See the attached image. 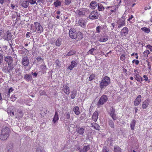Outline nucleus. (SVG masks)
I'll use <instances>...</instances> for the list:
<instances>
[{
    "label": "nucleus",
    "mask_w": 152,
    "mask_h": 152,
    "mask_svg": "<svg viewBox=\"0 0 152 152\" xmlns=\"http://www.w3.org/2000/svg\"><path fill=\"white\" fill-rule=\"evenodd\" d=\"M24 79L26 81L28 82L32 79V76L31 75L26 74L24 76Z\"/></svg>",
    "instance_id": "nucleus-25"
},
{
    "label": "nucleus",
    "mask_w": 152,
    "mask_h": 152,
    "mask_svg": "<svg viewBox=\"0 0 152 152\" xmlns=\"http://www.w3.org/2000/svg\"><path fill=\"white\" fill-rule=\"evenodd\" d=\"M73 111L76 115H79L80 114L79 107L77 106H75L73 108Z\"/></svg>",
    "instance_id": "nucleus-26"
},
{
    "label": "nucleus",
    "mask_w": 152,
    "mask_h": 152,
    "mask_svg": "<svg viewBox=\"0 0 152 152\" xmlns=\"http://www.w3.org/2000/svg\"><path fill=\"white\" fill-rule=\"evenodd\" d=\"M114 151L115 152H121V148L117 145H116L115 147Z\"/></svg>",
    "instance_id": "nucleus-38"
},
{
    "label": "nucleus",
    "mask_w": 152,
    "mask_h": 152,
    "mask_svg": "<svg viewBox=\"0 0 152 152\" xmlns=\"http://www.w3.org/2000/svg\"><path fill=\"white\" fill-rule=\"evenodd\" d=\"M13 91V89H12V88H10L9 89L8 91L7 92V93H6V94H7V95H6V96L7 98L10 97V93L12 92Z\"/></svg>",
    "instance_id": "nucleus-42"
},
{
    "label": "nucleus",
    "mask_w": 152,
    "mask_h": 152,
    "mask_svg": "<svg viewBox=\"0 0 152 152\" xmlns=\"http://www.w3.org/2000/svg\"><path fill=\"white\" fill-rule=\"evenodd\" d=\"M5 61L7 62L8 65L11 64L13 62V58L10 56H7L4 58Z\"/></svg>",
    "instance_id": "nucleus-12"
},
{
    "label": "nucleus",
    "mask_w": 152,
    "mask_h": 152,
    "mask_svg": "<svg viewBox=\"0 0 152 152\" xmlns=\"http://www.w3.org/2000/svg\"><path fill=\"white\" fill-rule=\"evenodd\" d=\"M117 23L118 25V28H120L125 26V21L123 19H120L118 20L117 22Z\"/></svg>",
    "instance_id": "nucleus-11"
},
{
    "label": "nucleus",
    "mask_w": 152,
    "mask_h": 152,
    "mask_svg": "<svg viewBox=\"0 0 152 152\" xmlns=\"http://www.w3.org/2000/svg\"><path fill=\"white\" fill-rule=\"evenodd\" d=\"M58 119L59 118L58 117V113L57 112H56L55 113L54 116L53 120V121L54 122V123H55L56 121L58 120Z\"/></svg>",
    "instance_id": "nucleus-29"
},
{
    "label": "nucleus",
    "mask_w": 152,
    "mask_h": 152,
    "mask_svg": "<svg viewBox=\"0 0 152 152\" xmlns=\"http://www.w3.org/2000/svg\"><path fill=\"white\" fill-rule=\"evenodd\" d=\"M90 149L89 145L84 146L83 149H78L79 151L80 152H86L87 151L89 150Z\"/></svg>",
    "instance_id": "nucleus-22"
},
{
    "label": "nucleus",
    "mask_w": 152,
    "mask_h": 152,
    "mask_svg": "<svg viewBox=\"0 0 152 152\" xmlns=\"http://www.w3.org/2000/svg\"><path fill=\"white\" fill-rule=\"evenodd\" d=\"M88 9H83L81 10H77L76 11V14L80 16H84L85 14L89 12Z\"/></svg>",
    "instance_id": "nucleus-6"
},
{
    "label": "nucleus",
    "mask_w": 152,
    "mask_h": 152,
    "mask_svg": "<svg viewBox=\"0 0 152 152\" xmlns=\"http://www.w3.org/2000/svg\"><path fill=\"white\" fill-rule=\"evenodd\" d=\"M102 29V28L101 26H98L96 27V32L97 33H100L101 32V30Z\"/></svg>",
    "instance_id": "nucleus-45"
},
{
    "label": "nucleus",
    "mask_w": 152,
    "mask_h": 152,
    "mask_svg": "<svg viewBox=\"0 0 152 152\" xmlns=\"http://www.w3.org/2000/svg\"><path fill=\"white\" fill-rule=\"evenodd\" d=\"M5 150L6 152H13V147L11 142L7 144Z\"/></svg>",
    "instance_id": "nucleus-8"
},
{
    "label": "nucleus",
    "mask_w": 152,
    "mask_h": 152,
    "mask_svg": "<svg viewBox=\"0 0 152 152\" xmlns=\"http://www.w3.org/2000/svg\"><path fill=\"white\" fill-rule=\"evenodd\" d=\"M136 121L133 120L130 124V127L132 130H133L134 129V127L135 125Z\"/></svg>",
    "instance_id": "nucleus-35"
},
{
    "label": "nucleus",
    "mask_w": 152,
    "mask_h": 152,
    "mask_svg": "<svg viewBox=\"0 0 152 152\" xmlns=\"http://www.w3.org/2000/svg\"><path fill=\"white\" fill-rule=\"evenodd\" d=\"M97 8L98 10L99 11H103L104 8V7L103 5L100 3H98L97 4Z\"/></svg>",
    "instance_id": "nucleus-27"
},
{
    "label": "nucleus",
    "mask_w": 152,
    "mask_h": 152,
    "mask_svg": "<svg viewBox=\"0 0 152 152\" xmlns=\"http://www.w3.org/2000/svg\"><path fill=\"white\" fill-rule=\"evenodd\" d=\"M77 94V91L76 89H74L71 92V97L72 99H74L75 97Z\"/></svg>",
    "instance_id": "nucleus-28"
},
{
    "label": "nucleus",
    "mask_w": 152,
    "mask_h": 152,
    "mask_svg": "<svg viewBox=\"0 0 152 152\" xmlns=\"http://www.w3.org/2000/svg\"><path fill=\"white\" fill-rule=\"evenodd\" d=\"M90 124V126L94 127L95 129L97 130H100V127L97 124L94 123H91Z\"/></svg>",
    "instance_id": "nucleus-20"
},
{
    "label": "nucleus",
    "mask_w": 152,
    "mask_h": 152,
    "mask_svg": "<svg viewBox=\"0 0 152 152\" xmlns=\"http://www.w3.org/2000/svg\"><path fill=\"white\" fill-rule=\"evenodd\" d=\"M37 1V0H29L28 1L31 4H37V3H36Z\"/></svg>",
    "instance_id": "nucleus-48"
},
{
    "label": "nucleus",
    "mask_w": 152,
    "mask_h": 152,
    "mask_svg": "<svg viewBox=\"0 0 152 152\" xmlns=\"http://www.w3.org/2000/svg\"><path fill=\"white\" fill-rule=\"evenodd\" d=\"M76 53V51L74 50H70L66 54V56H72L75 54Z\"/></svg>",
    "instance_id": "nucleus-40"
},
{
    "label": "nucleus",
    "mask_w": 152,
    "mask_h": 152,
    "mask_svg": "<svg viewBox=\"0 0 152 152\" xmlns=\"http://www.w3.org/2000/svg\"><path fill=\"white\" fill-rule=\"evenodd\" d=\"M10 42V45L11 46V45L12 44L13 45L14 44L15 45V41L14 40H13V39H12L11 41L9 42Z\"/></svg>",
    "instance_id": "nucleus-56"
},
{
    "label": "nucleus",
    "mask_w": 152,
    "mask_h": 152,
    "mask_svg": "<svg viewBox=\"0 0 152 152\" xmlns=\"http://www.w3.org/2000/svg\"><path fill=\"white\" fill-rule=\"evenodd\" d=\"M61 39H58L56 42V45L58 46H60L61 45Z\"/></svg>",
    "instance_id": "nucleus-43"
},
{
    "label": "nucleus",
    "mask_w": 152,
    "mask_h": 152,
    "mask_svg": "<svg viewBox=\"0 0 152 152\" xmlns=\"http://www.w3.org/2000/svg\"><path fill=\"white\" fill-rule=\"evenodd\" d=\"M85 129L82 127H78L76 130L77 132L79 134L82 135L84 133Z\"/></svg>",
    "instance_id": "nucleus-23"
},
{
    "label": "nucleus",
    "mask_w": 152,
    "mask_h": 152,
    "mask_svg": "<svg viewBox=\"0 0 152 152\" xmlns=\"http://www.w3.org/2000/svg\"><path fill=\"white\" fill-rule=\"evenodd\" d=\"M100 15L97 11H93L91 12L89 15L90 19L94 20L100 18Z\"/></svg>",
    "instance_id": "nucleus-4"
},
{
    "label": "nucleus",
    "mask_w": 152,
    "mask_h": 152,
    "mask_svg": "<svg viewBox=\"0 0 152 152\" xmlns=\"http://www.w3.org/2000/svg\"><path fill=\"white\" fill-rule=\"evenodd\" d=\"M22 63L25 66H27L29 63V61L28 58L26 57H24L23 58Z\"/></svg>",
    "instance_id": "nucleus-14"
},
{
    "label": "nucleus",
    "mask_w": 152,
    "mask_h": 152,
    "mask_svg": "<svg viewBox=\"0 0 152 152\" xmlns=\"http://www.w3.org/2000/svg\"><path fill=\"white\" fill-rule=\"evenodd\" d=\"M135 78L137 81L140 83L141 82L142 80V78L138 74L136 75H135Z\"/></svg>",
    "instance_id": "nucleus-31"
},
{
    "label": "nucleus",
    "mask_w": 152,
    "mask_h": 152,
    "mask_svg": "<svg viewBox=\"0 0 152 152\" xmlns=\"http://www.w3.org/2000/svg\"><path fill=\"white\" fill-rule=\"evenodd\" d=\"M79 25L81 27L85 28L86 25V22L82 18L79 19L78 21Z\"/></svg>",
    "instance_id": "nucleus-16"
},
{
    "label": "nucleus",
    "mask_w": 152,
    "mask_h": 152,
    "mask_svg": "<svg viewBox=\"0 0 152 152\" xmlns=\"http://www.w3.org/2000/svg\"><path fill=\"white\" fill-rule=\"evenodd\" d=\"M110 114L112 117L113 120L115 121L116 120L117 118L116 116L115 110L113 107L110 108Z\"/></svg>",
    "instance_id": "nucleus-7"
},
{
    "label": "nucleus",
    "mask_w": 152,
    "mask_h": 152,
    "mask_svg": "<svg viewBox=\"0 0 152 152\" xmlns=\"http://www.w3.org/2000/svg\"><path fill=\"white\" fill-rule=\"evenodd\" d=\"M108 100L107 96L106 95H103L100 97L97 105L98 107H100L103 105L105 102H106Z\"/></svg>",
    "instance_id": "nucleus-5"
},
{
    "label": "nucleus",
    "mask_w": 152,
    "mask_h": 152,
    "mask_svg": "<svg viewBox=\"0 0 152 152\" xmlns=\"http://www.w3.org/2000/svg\"><path fill=\"white\" fill-rule=\"evenodd\" d=\"M37 60L38 61H42V59L39 56L37 58Z\"/></svg>",
    "instance_id": "nucleus-64"
},
{
    "label": "nucleus",
    "mask_w": 152,
    "mask_h": 152,
    "mask_svg": "<svg viewBox=\"0 0 152 152\" xmlns=\"http://www.w3.org/2000/svg\"><path fill=\"white\" fill-rule=\"evenodd\" d=\"M108 39H99V41L101 42H105Z\"/></svg>",
    "instance_id": "nucleus-60"
},
{
    "label": "nucleus",
    "mask_w": 152,
    "mask_h": 152,
    "mask_svg": "<svg viewBox=\"0 0 152 152\" xmlns=\"http://www.w3.org/2000/svg\"><path fill=\"white\" fill-rule=\"evenodd\" d=\"M53 4L56 7L61 6V2L58 0H57L56 1L54 2Z\"/></svg>",
    "instance_id": "nucleus-32"
},
{
    "label": "nucleus",
    "mask_w": 152,
    "mask_h": 152,
    "mask_svg": "<svg viewBox=\"0 0 152 152\" xmlns=\"http://www.w3.org/2000/svg\"><path fill=\"white\" fill-rule=\"evenodd\" d=\"M36 152H43L42 149L39 148H37L36 149Z\"/></svg>",
    "instance_id": "nucleus-57"
},
{
    "label": "nucleus",
    "mask_w": 152,
    "mask_h": 152,
    "mask_svg": "<svg viewBox=\"0 0 152 152\" xmlns=\"http://www.w3.org/2000/svg\"><path fill=\"white\" fill-rule=\"evenodd\" d=\"M31 34V32H27L26 34V37L27 38L29 37Z\"/></svg>",
    "instance_id": "nucleus-55"
},
{
    "label": "nucleus",
    "mask_w": 152,
    "mask_h": 152,
    "mask_svg": "<svg viewBox=\"0 0 152 152\" xmlns=\"http://www.w3.org/2000/svg\"><path fill=\"white\" fill-rule=\"evenodd\" d=\"M149 53H150V52L148 50L145 51L143 53V54L147 57L148 56V55Z\"/></svg>",
    "instance_id": "nucleus-53"
},
{
    "label": "nucleus",
    "mask_w": 152,
    "mask_h": 152,
    "mask_svg": "<svg viewBox=\"0 0 152 152\" xmlns=\"http://www.w3.org/2000/svg\"><path fill=\"white\" fill-rule=\"evenodd\" d=\"M2 71L5 73H9L8 70L7 66H3L2 68Z\"/></svg>",
    "instance_id": "nucleus-44"
},
{
    "label": "nucleus",
    "mask_w": 152,
    "mask_h": 152,
    "mask_svg": "<svg viewBox=\"0 0 152 152\" xmlns=\"http://www.w3.org/2000/svg\"><path fill=\"white\" fill-rule=\"evenodd\" d=\"M7 67L9 73H10L12 71L13 69L14 68V66L12 64L8 65V66H7Z\"/></svg>",
    "instance_id": "nucleus-30"
},
{
    "label": "nucleus",
    "mask_w": 152,
    "mask_h": 152,
    "mask_svg": "<svg viewBox=\"0 0 152 152\" xmlns=\"http://www.w3.org/2000/svg\"><path fill=\"white\" fill-rule=\"evenodd\" d=\"M149 100L148 99H147L145 100L142 103V108L143 109H146L149 105Z\"/></svg>",
    "instance_id": "nucleus-18"
},
{
    "label": "nucleus",
    "mask_w": 152,
    "mask_h": 152,
    "mask_svg": "<svg viewBox=\"0 0 152 152\" xmlns=\"http://www.w3.org/2000/svg\"><path fill=\"white\" fill-rule=\"evenodd\" d=\"M77 63L75 61H72L71 62V64L68 67L69 69L70 70L72 69L73 68L76 66L77 65Z\"/></svg>",
    "instance_id": "nucleus-21"
},
{
    "label": "nucleus",
    "mask_w": 152,
    "mask_h": 152,
    "mask_svg": "<svg viewBox=\"0 0 152 152\" xmlns=\"http://www.w3.org/2000/svg\"><path fill=\"white\" fill-rule=\"evenodd\" d=\"M3 60V56L2 54H0V64L2 62Z\"/></svg>",
    "instance_id": "nucleus-62"
},
{
    "label": "nucleus",
    "mask_w": 152,
    "mask_h": 152,
    "mask_svg": "<svg viewBox=\"0 0 152 152\" xmlns=\"http://www.w3.org/2000/svg\"><path fill=\"white\" fill-rule=\"evenodd\" d=\"M55 63L56 65V67L57 68H58L60 66L59 64H60L58 63V60H56Z\"/></svg>",
    "instance_id": "nucleus-54"
},
{
    "label": "nucleus",
    "mask_w": 152,
    "mask_h": 152,
    "mask_svg": "<svg viewBox=\"0 0 152 152\" xmlns=\"http://www.w3.org/2000/svg\"><path fill=\"white\" fill-rule=\"evenodd\" d=\"M5 35L4 31L0 29V36L2 37H5Z\"/></svg>",
    "instance_id": "nucleus-46"
},
{
    "label": "nucleus",
    "mask_w": 152,
    "mask_h": 152,
    "mask_svg": "<svg viewBox=\"0 0 152 152\" xmlns=\"http://www.w3.org/2000/svg\"><path fill=\"white\" fill-rule=\"evenodd\" d=\"M72 0H65L64 4L67 5L69 4L71 2Z\"/></svg>",
    "instance_id": "nucleus-50"
},
{
    "label": "nucleus",
    "mask_w": 152,
    "mask_h": 152,
    "mask_svg": "<svg viewBox=\"0 0 152 152\" xmlns=\"http://www.w3.org/2000/svg\"><path fill=\"white\" fill-rule=\"evenodd\" d=\"M97 5V2L95 1H91L89 4V7L92 10L95 9Z\"/></svg>",
    "instance_id": "nucleus-15"
},
{
    "label": "nucleus",
    "mask_w": 152,
    "mask_h": 152,
    "mask_svg": "<svg viewBox=\"0 0 152 152\" xmlns=\"http://www.w3.org/2000/svg\"><path fill=\"white\" fill-rule=\"evenodd\" d=\"M64 116L65 117V120L66 121H68L70 117L69 113L68 112H66Z\"/></svg>",
    "instance_id": "nucleus-36"
},
{
    "label": "nucleus",
    "mask_w": 152,
    "mask_h": 152,
    "mask_svg": "<svg viewBox=\"0 0 152 152\" xmlns=\"http://www.w3.org/2000/svg\"><path fill=\"white\" fill-rule=\"evenodd\" d=\"M143 77L144 78V80L145 81H148V83H149L150 82V80H148V78L147 77V76L146 75H143Z\"/></svg>",
    "instance_id": "nucleus-49"
},
{
    "label": "nucleus",
    "mask_w": 152,
    "mask_h": 152,
    "mask_svg": "<svg viewBox=\"0 0 152 152\" xmlns=\"http://www.w3.org/2000/svg\"><path fill=\"white\" fill-rule=\"evenodd\" d=\"M83 35L82 33L80 31H79L77 34L75 38H77V37L78 38H83Z\"/></svg>",
    "instance_id": "nucleus-37"
},
{
    "label": "nucleus",
    "mask_w": 152,
    "mask_h": 152,
    "mask_svg": "<svg viewBox=\"0 0 152 152\" xmlns=\"http://www.w3.org/2000/svg\"><path fill=\"white\" fill-rule=\"evenodd\" d=\"M31 28L34 29L35 31H37L38 33H41L43 32V29L40 23L37 22L34 23V24L31 25Z\"/></svg>",
    "instance_id": "nucleus-3"
},
{
    "label": "nucleus",
    "mask_w": 152,
    "mask_h": 152,
    "mask_svg": "<svg viewBox=\"0 0 152 152\" xmlns=\"http://www.w3.org/2000/svg\"><path fill=\"white\" fill-rule=\"evenodd\" d=\"M69 34L71 38H74L76 37L75 31L74 28H72L70 29Z\"/></svg>",
    "instance_id": "nucleus-9"
},
{
    "label": "nucleus",
    "mask_w": 152,
    "mask_h": 152,
    "mask_svg": "<svg viewBox=\"0 0 152 152\" xmlns=\"http://www.w3.org/2000/svg\"><path fill=\"white\" fill-rule=\"evenodd\" d=\"M125 55H122L120 57V59L122 61H123L125 60Z\"/></svg>",
    "instance_id": "nucleus-59"
},
{
    "label": "nucleus",
    "mask_w": 152,
    "mask_h": 152,
    "mask_svg": "<svg viewBox=\"0 0 152 152\" xmlns=\"http://www.w3.org/2000/svg\"><path fill=\"white\" fill-rule=\"evenodd\" d=\"M99 115L98 112L97 111H96L93 114L92 118V120L95 122L96 121L98 118V116Z\"/></svg>",
    "instance_id": "nucleus-19"
},
{
    "label": "nucleus",
    "mask_w": 152,
    "mask_h": 152,
    "mask_svg": "<svg viewBox=\"0 0 152 152\" xmlns=\"http://www.w3.org/2000/svg\"><path fill=\"white\" fill-rule=\"evenodd\" d=\"M20 14L18 15V14L17 15V19L16 20L15 22V23H17L18 21L20 20Z\"/></svg>",
    "instance_id": "nucleus-52"
},
{
    "label": "nucleus",
    "mask_w": 152,
    "mask_h": 152,
    "mask_svg": "<svg viewBox=\"0 0 152 152\" xmlns=\"http://www.w3.org/2000/svg\"><path fill=\"white\" fill-rule=\"evenodd\" d=\"M9 128L6 126L3 127L0 133V139L3 140H6L9 136Z\"/></svg>",
    "instance_id": "nucleus-1"
},
{
    "label": "nucleus",
    "mask_w": 152,
    "mask_h": 152,
    "mask_svg": "<svg viewBox=\"0 0 152 152\" xmlns=\"http://www.w3.org/2000/svg\"><path fill=\"white\" fill-rule=\"evenodd\" d=\"M142 96L140 95H138L136 98L134 102V104L135 106L138 105L140 103L141 100Z\"/></svg>",
    "instance_id": "nucleus-13"
},
{
    "label": "nucleus",
    "mask_w": 152,
    "mask_h": 152,
    "mask_svg": "<svg viewBox=\"0 0 152 152\" xmlns=\"http://www.w3.org/2000/svg\"><path fill=\"white\" fill-rule=\"evenodd\" d=\"M108 124L111 128H114L115 125L113 121L112 120H109L108 121Z\"/></svg>",
    "instance_id": "nucleus-33"
},
{
    "label": "nucleus",
    "mask_w": 152,
    "mask_h": 152,
    "mask_svg": "<svg viewBox=\"0 0 152 152\" xmlns=\"http://www.w3.org/2000/svg\"><path fill=\"white\" fill-rule=\"evenodd\" d=\"M103 152H109L108 149L106 146L104 147L103 148Z\"/></svg>",
    "instance_id": "nucleus-51"
},
{
    "label": "nucleus",
    "mask_w": 152,
    "mask_h": 152,
    "mask_svg": "<svg viewBox=\"0 0 152 152\" xmlns=\"http://www.w3.org/2000/svg\"><path fill=\"white\" fill-rule=\"evenodd\" d=\"M18 112L19 114H20L19 116L20 117L22 116L23 115V113L22 111L21 110L18 111Z\"/></svg>",
    "instance_id": "nucleus-61"
},
{
    "label": "nucleus",
    "mask_w": 152,
    "mask_h": 152,
    "mask_svg": "<svg viewBox=\"0 0 152 152\" xmlns=\"http://www.w3.org/2000/svg\"><path fill=\"white\" fill-rule=\"evenodd\" d=\"M141 29L145 32L148 33H149L150 31V29L146 27L142 28Z\"/></svg>",
    "instance_id": "nucleus-39"
},
{
    "label": "nucleus",
    "mask_w": 152,
    "mask_h": 152,
    "mask_svg": "<svg viewBox=\"0 0 152 152\" xmlns=\"http://www.w3.org/2000/svg\"><path fill=\"white\" fill-rule=\"evenodd\" d=\"M129 29L126 27H124L121 32V36L123 37L126 36L128 33Z\"/></svg>",
    "instance_id": "nucleus-10"
},
{
    "label": "nucleus",
    "mask_w": 152,
    "mask_h": 152,
    "mask_svg": "<svg viewBox=\"0 0 152 152\" xmlns=\"http://www.w3.org/2000/svg\"><path fill=\"white\" fill-rule=\"evenodd\" d=\"M63 88L64 91L66 94L68 95L69 94L70 90L69 88L67 85H64Z\"/></svg>",
    "instance_id": "nucleus-17"
},
{
    "label": "nucleus",
    "mask_w": 152,
    "mask_h": 152,
    "mask_svg": "<svg viewBox=\"0 0 152 152\" xmlns=\"http://www.w3.org/2000/svg\"><path fill=\"white\" fill-rule=\"evenodd\" d=\"M110 83V79L108 76H105L101 80L99 86L101 89L105 88Z\"/></svg>",
    "instance_id": "nucleus-2"
},
{
    "label": "nucleus",
    "mask_w": 152,
    "mask_h": 152,
    "mask_svg": "<svg viewBox=\"0 0 152 152\" xmlns=\"http://www.w3.org/2000/svg\"><path fill=\"white\" fill-rule=\"evenodd\" d=\"M28 5V1H22L21 4V6L24 8H27Z\"/></svg>",
    "instance_id": "nucleus-24"
},
{
    "label": "nucleus",
    "mask_w": 152,
    "mask_h": 152,
    "mask_svg": "<svg viewBox=\"0 0 152 152\" xmlns=\"http://www.w3.org/2000/svg\"><path fill=\"white\" fill-rule=\"evenodd\" d=\"M146 47L147 48H148V49L150 50V51H152V46L148 45H147Z\"/></svg>",
    "instance_id": "nucleus-58"
},
{
    "label": "nucleus",
    "mask_w": 152,
    "mask_h": 152,
    "mask_svg": "<svg viewBox=\"0 0 152 152\" xmlns=\"http://www.w3.org/2000/svg\"><path fill=\"white\" fill-rule=\"evenodd\" d=\"M5 34V37H7L6 38H11L12 37V35L11 34L10 31L9 30L7 31Z\"/></svg>",
    "instance_id": "nucleus-34"
},
{
    "label": "nucleus",
    "mask_w": 152,
    "mask_h": 152,
    "mask_svg": "<svg viewBox=\"0 0 152 152\" xmlns=\"http://www.w3.org/2000/svg\"><path fill=\"white\" fill-rule=\"evenodd\" d=\"M96 50V49L95 48H92L88 51L87 53L88 55L91 54L92 55H94L93 52L94 51Z\"/></svg>",
    "instance_id": "nucleus-41"
},
{
    "label": "nucleus",
    "mask_w": 152,
    "mask_h": 152,
    "mask_svg": "<svg viewBox=\"0 0 152 152\" xmlns=\"http://www.w3.org/2000/svg\"><path fill=\"white\" fill-rule=\"evenodd\" d=\"M16 99V97L15 96H12L11 97V99L13 101H14Z\"/></svg>",
    "instance_id": "nucleus-63"
},
{
    "label": "nucleus",
    "mask_w": 152,
    "mask_h": 152,
    "mask_svg": "<svg viewBox=\"0 0 152 152\" xmlns=\"http://www.w3.org/2000/svg\"><path fill=\"white\" fill-rule=\"evenodd\" d=\"M95 77V74L91 75L89 77L88 80L89 81H91L92 80L94 79Z\"/></svg>",
    "instance_id": "nucleus-47"
}]
</instances>
